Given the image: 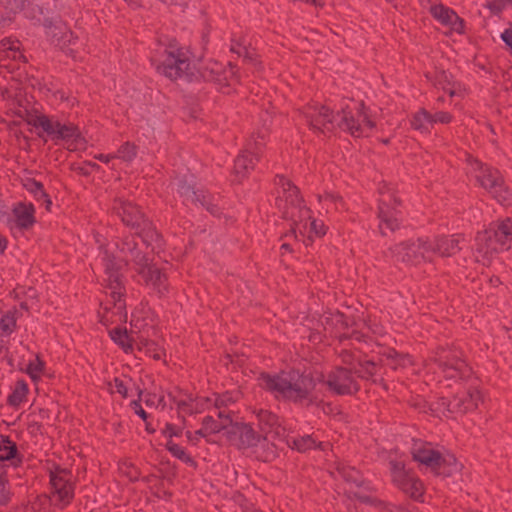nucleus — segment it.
<instances>
[{
    "instance_id": "nucleus-55",
    "label": "nucleus",
    "mask_w": 512,
    "mask_h": 512,
    "mask_svg": "<svg viewBox=\"0 0 512 512\" xmlns=\"http://www.w3.org/2000/svg\"><path fill=\"white\" fill-rule=\"evenodd\" d=\"M453 121V115L446 111H438L434 114L431 113V126L436 123L449 124Z\"/></svg>"
},
{
    "instance_id": "nucleus-43",
    "label": "nucleus",
    "mask_w": 512,
    "mask_h": 512,
    "mask_svg": "<svg viewBox=\"0 0 512 512\" xmlns=\"http://www.w3.org/2000/svg\"><path fill=\"white\" fill-rule=\"evenodd\" d=\"M28 393V386L25 381L19 380L16 382L14 391L8 398V402L12 406L20 405L26 398Z\"/></svg>"
},
{
    "instance_id": "nucleus-27",
    "label": "nucleus",
    "mask_w": 512,
    "mask_h": 512,
    "mask_svg": "<svg viewBox=\"0 0 512 512\" xmlns=\"http://www.w3.org/2000/svg\"><path fill=\"white\" fill-rule=\"evenodd\" d=\"M431 14L444 25H448L452 30L462 33L464 29L463 20L451 9L443 5L431 7Z\"/></svg>"
},
{
    "instance_id": "nucleus-52",
    "label": "nucleus",
    "mask_w": 512,
    "mask_h": 512,
    "mask_svg": "<svg viewBox=\"0 0 512 512\" xmlns=\"http://www.w3.org/2000/svg\"><path fill=\"white\" fill-rule=\"evenodd\" d=\"M194 204H199L202 207H205L209 212L212 214H217L219 212V208L217 205L212 204L211 198L209 195L201 194L197 195L195 198L192 199Z\"/></svg>"
},
{
    "instance_id": "nucleus-20",
    "label": "nucleus",
    "mask_w": 512,
    "mask_h": 512,
    "mask_svg": "<svg viewBox=\"0 0 512 512\" xmlns=\"http://www.w3.org/2000/svg\"><path fill=\"white\" fill-rule=\"evenodd\" d=\"M465 238L461 234L436 237L428 241V252L439 254L442 257H452L462 250Z\"/></svg>"
},
{
    "instance_id": "nucleus-50",
    "label": "nucleus",
    "mask_w": 512,
    "mask_h": 512,
    "mask_svg": "<svg viewBox=\"0 0 512 512\" xmlns=\"http://www.w3.org/2000/svg\"><path fill=\"white\" fill-rule=\"evenodd\" d=\"M274 185L276 189L282 190L283 192H288L291 190H300V187L295 185L290 179L286 178L283 175H277L274 179Z\"/></svg>"
},
{
    "instance_id": "nucleus-14",
    "label": "nucleus",
    "mask_w": 512,
    "mask_h": 512,
    "mask_svg": "<svg viewBox=\"0 0 512 512\" xmlns=\"http://www.w3.org/2000/svg\"><path fill=\"white\" fill-rule=\"evenodd\" d=\"M342 114L340 127L348 131L352 136H363L368 130H372L375 127L374 122L365 113L362 103L355 111L343 110Z\"/></svg>"
},
{
    "instance_id": "nucleus-61",
    "label": "nucleus",
    "mask_w": 512,
    "mask_h": 512,
    "mask_svg": "<svg viewBox=\"0 0 512 512\" xmlns=\"http://www.w3.org/2000/svg\"><path fill=\"white\" fill-rule=\"evenodd\" d=\"M23 186L29 192H34L37 190H43V184L40 181H37L34 178L26 177L23 179Z\"/></svg>"
},
{
    "instance_id": "nucleus-15",
    "label": "nucleus",
    "mask_w": 512,
    "mask_h": 512,
    "mask_svg": "<svg viewBox=\"0 0 512 512\" xmlns=\"http://www.w3.org/2000/svg\"><path fill=\"white\" fill-rule=\"evenodd\" d=\"M53 42L59 46L66 54L76 59L83 52V44L73 37V33L66 29L63 25L50 26L47 30Z\"/></svg>"
},
{
    "instance_id": "nucleus-8",
    "label": "nucleus",
    "mask_w": 512,
    "mask_h": 512,
    "mask_svg": "<svg viewBox=\"0 0 512 512\" xmlns=\"http://www.w3.org/2000/svg\"><path fill=\"white\" fill-rule=\"evenodd\" d=\"M426 368H434L435 373H439L446 379H455L460 377L466 369V364L454 352L445 348H437L432 354L423 361Z\"/></svg>"
},
{
    "instance_id": "nucleus-51",
    "label": "nucleus",
    "mask_w": 512,
    "mask_h": 512,
    "mask_svg": "<svg viewBox=\"0 0 512 512\" xmlns=\"http://www.w3.org/2000/svg\"><path fill=\"white\" fill-rule=\"evenodd\" d=\"M0 328L6 334H11L16 328V318L13 312H8L0 320Z\"/></svg>"
},
{
    "instance_id": "nucleus-28",
    "label": "nucleus",
    "mask_w": 512,
    "mask_h": 512,
    "mask_svg": "<svg viewBox=\"0 0 512 512\" xmlns=\"http://www.w3.org/2000/svg\"><path fill=\"white\" fill-rule=\"evenodd\" d=\"M25 121L27 122V124H29L35 128H41L45 133H47L49 136H51L52 139L55 140L60 122L53 121L48 116H46L44 114H31V113L27 114Z\"/></svg>"
},
{
    "instance_id": "nucleus-38",
    "label": "nucleus",
    "mask_w": 512,
    "mask_h": 512,
    "mask_svg": "<svg viewBox=\"0 0 512 512\" xmlns=\"http://www.w3.org/2000/svg\"><path fill=\"white\" fill-rule=\"evenodd\" d=\"M401 204V199L395 194H381L378 202V213H382L383 216H385V213L394 214Z\"/></svg>"
},
{
    "instance_id": "nucleus-3",
    "label": "nucleus",
    "mask_w": 512,
    "mask_h": 512,
    "mask_svg": "<svg viewBox=\"0 0 512 512\" xmlns=\"http://www.w3.org/2000/svg\"><path fill=\"white\" fill-rule=\"evenodd\" d=\"M156 69L165 77L177 81H190L196 75V68L191 59V52L175 39L170 40L164 47L157 60Z\"/></svg>"
},
{
    "instance_id": "nucleus-64",
    "label": "nucleus",
    "mask_w": 512,
    "mask_h": 512,
    "mask_svg": "<svg viewBox=\"0 0 512 512\" xmlns=\"http://www.w3.org/2000/svg\"><path fill=\"white\" fill-rule=\"evenodd\" d=\"M339 356H340L342 362L344 364H347V365H352L353 361L355 359V356H354L353 352L351 350H349V349H343L339 353Z\"/></svg>"
},
{
    "instance_id": "nucleus-39",
    "label": "nucleus",
    "mask_w": 512,
    "mask_h": 512,
    "mask_svg": "<svg viewBox=\"0 0 512 512\" xmlns=\"http://www.w3.org/2000/svg\"><path fill=\"white\" fill-rule=\"evenodd\" d=\"M378 217L380 219L379 230L382 236H389L399 228L398 220L394 214L385 213V216H383L382 213H378Z\"/></svg>"
},
{
    "instance_id": "nucleus-48",
    "label": "nucleus",
    "mask_w": 512,
    "mask_h": 512,
    "mask_svg": "<svg viewBox=\"0 0 512 512\" xmlns=\"http://www.w3.org/2000/svg\"><path fill=\"white\" fill-rule=\"evenodd\" d=\"M359 369L355 370L359 377L370 379L377 371V364L373 361H358Z\"/></svg>"
},
{
    "instance_id": "nucleus-57",
    "label": "nucleus",
    "mask_w": 512,
    "mask_h": 512,
    "mask_svg": "<svg viewBox=\"0 0 512 512\" xmlns=\"http://www.w3.org/2000/svg\"><path fill=\"white\" fill-rule=\"evenodd\" d=\"M411 477L413 476L407 470H404L393 474L392 481L398 488H401L411 479Z\"/></svg>"
},
{
    "instance_id": "nucleus-9",
    "label": "nucleus",
    "mask_w": 512,
    "mask_h": 512,
    "mask_svg": "<svg viewBox=\"0 0 512 512\" xmlns=\"http://www.w3.org/2000/svg\"><path fill=\"white\" fill-rule=\"evenodd\" d=\"M337 471L343 479L351 485L347 490L349 498H355L362 503L370 504L378 508H388L389 505L385 501H382L368 493L371 492L372 489L368 486H364L365 480L358 470L350 466L339 465L337 467Z\"/></svg>"
},
{
    "instance_id": "nucleus-59",
    "label": "nucleus",
    "mask_w": 512,
    "mask_h": 512,
    "mask_svg": "<svg viewBox=\"0 0 512 512\" xmlns=\"http://www.w3.org/2000/svg\"><path fill=\"white\" fill-rule=\"evenodd\" d=\"M179 189L187 192L188 190H199L200 187H198L195 177L190 175L179 181Z\"/></svg>"
},
{
    "instance_id": "nucleus-18",
    "label": "nucleus",
    "mask_w": 512,
    "mask_h": 512,
    "mask_svg": "<svg viewBox=\"0 0 512 512\" xmlns=\"http://www.w3.org/2000/svg\"><path fill=\"white\" fill-rule=\"evenodd\" d=\"M467 163L472 166L475 170H478L480 174L477 179L483 189H502L504 180L501 173L488 167L480 160L474 158L471 155L467 156Z\"/></svg>"
},
{
    "instance_id": "nucleus-13",
    "label": "nucleus",
    "mask_w": 512,
    "mask_h": 512,
    "mask_svg": "<svg viewBox=\"0 0 512 512\" xmlns=\"http://www.w3.org/2000/svg\"><path fill=\"white\" fill-rule=\"evenodd\" d=\"M475 241V260L483 266H490L500 252L505 251L492 236V229L479 232Z\"/></svg>"
},
{
    "instance_id": "nucleus-33",
    "label": "nucleus",
    "mask_w": 512,
    "mask_h": 512,
    "mask_svg": "<svg viewBox=\"0 0 512 512\" xmlns=\"http://www.w3.org/2000/svg\"><path fill=\"white\" fill-rule=\"evenodd\" d=\"M431 413L438 418H450L456 414H460L458 408L455 407V400L441 398L429 406Z\"/></svg>"
},
{
    "instance_id": "nucleus-10",
    "label": "nucleus",
    "mask_w": 512,
    "mask_h": 512,
    "mask_svg": "<svg viewBox=\"0 0 512 512\" xmlns=\"http://www.w3.org/2000/svg\"><path fill=\"white\" fill-rule=\"evenodd\" d=\"M428 253V240L423 238L407 239L388 247L386 256L393 261L406 265H417Z\"/></svg>"
},
{
    "instance_id": "nucleus-40",
    "label": "nucleus",
    "mask_w": 512,
    "mask_h": 512,
    "mask_svg": "<svg viewBox=\"0 0 512 512\" xmlns=\"http://www.w3.org/2000/svg\"><path fill=\"white\" fill-rule=\"evenodd\" d=\"M110 336L126 353L132 351V339L129 337L126 329L115 328L110 331Z\"/></svg>"
},
{
    "instance_id": "nucleus-53",
    "label": "nucleus",
    "mask_w": 512,
    "mask_h": 512,
    "mask_svg": "<svg viewBox=\"0 0 512 512\" xmlns=\"http://www.w3.org/2000/svg\"><path fill=\"white\" fill-rule=\"evenodd\" d=\"M224 77L227 79L225 82H223V85L221 87H234L238 83V77H237V70L234 65L229 63L227 66H225V75Z\"/></svg>"
},
{
    "instance_id": "nucleus-31",
    "label": "nucleus",
    "mask_w": 512,
    "mask_h": 512,
    "mask_svg": "<svg viewBox=\"0 0 512 512\" xmlns=\"http://www.w3.org/2000/svg\"><path fill=\"white\" fill-rule=\"evenodd\" d=\"M492 236L504 250H508L512 244V219L498 221L496 228L492 229Z\"/></svg>"
},
{
    "instance_id": "nucleus-32",
    "label": "nucleus",
    "mask_w": 512,
    "mask_h": 512,
    "mask_svg": "<svg viewBox=\"0 0 512 512\" xmlns=\"http://www.w3.org/2000/svg\"><path fill=\"white\" fill-rule=\"evenodd\" d=\"M201 75L206 81H212L218 84L220 87L227 79L225 75V65L217 62H208L201 70Z\"/></svg>"
},
{
    "instance_id": "nucleus-45",
    "label": "nucleus",
    "mask_w": 512,
    "mask_h": 512,
    "mask_svg": "<svg viewBox=\"0 0 512 512\" xmlns=\"http://www.w3.org/2000/svg\"><path fill=\"white\" fill-rule=\"evenodd\" d=\"M7 484L6 472L4 466L0 463V506H6L11 500V492Z\"/></svg>"
},
{
    "instance_id": "nucleus-37",
    "label": "nucleus",
    "mask_w": 512,
    "mask_h": 512,
    "mask_svg": "<svg viewBox=\"0 0 512 512\" xmlns=\"http://www.w3.org/2000/svg\"><path fill=\"white\" fill-rule=\"evenodd\" d=\"M411 127L421 133H428V125H431V113L425 108H420L410 119Z\"/></svg>"
},
{
    "instance_id": "nucleus-22",
    "label": "nucleus",
    "mask_w": 512,
    "mask_h": 512,
    "mask_svg": "<svg viewBox=\"0 0 512 512\" xmlns=\"http://www.w3.org/2000/svg\"><path fill=\"white\" fill-rule=\"evenodd\" d=\"M304 116L309 127L314 131L325 134L333 130V113L325 106L310 107Z\"/></svg>"
},
{
    "instance_id": "nucleus-23",
    "label": "nucleus",
    "mask_w": 512,
    "mask_h": 512,
    "mask_svg": "<svg viewBox=\"0 0 512 512\" xmlns=\"http://www.w3.org/2000/svg\"><path fill=\"white\" fill-rule=\"evenodd\" d=\"M117 201L118 206L115 209L126 225L141 230L143 227H147L148 224H152L145 218L144 213L137 205L121 198Z\"/></svg>"
},
{
    "instance_id": "nucleus-6",
    "label": "nucleus",
    "mask_w": 512,
    "mask_h": 512,
    "mask_svg": "<svg viewBox=\"0 0 512 512\" xmlns=\"http://www.w3.org/2000/svg\"><path fill=\"white\" fill-rule=\"evenodd\" d=\"M412 458L430 469L437 476L449 477L457 468L454 457L446 458L436 450L432 443L414 440L411 447Z\"/></svg>"
},
{
    "instance_id": "nucleus-5",
    "label": "nucleus",
    "mask_w": 512,
    "mask_h": 512,
    "mask_svg": "<svg viewBox=\"0 0 512 512\" xmlns=\"http://www.w3.org/2000/svg\"><path fill=\"white\" fill-rule=\"evenodd\" d=\"M254 413L257 419L256 431L261 436L264 446H267L261 451L260 456L265 463L271 462L278 456L276 442L284 439L285 428L281 425L278 416L271 411L260 409Z\"/></svg>"
},
{
    "instance_id": "nucleus-58",
    "label": "nucleus",
    "mask_w": 512,
    "mask_h": 512,
    "mask_svg": "<svg viewBox=\"0 0 512 512\" xmlns=\"http://www.w3.org/2000/svg\"><path fill=\"white\" fill-rule=\"evenodd\" d=\"M411 477L413 476L407 470H404L393 474L392 481L398 488H401L411 479Z\"/></svg>"
},
{
    "instance_id": "nucleus-21",
    "label": "nucleus",
    "mask_w": 512,
    "mask_h": 512,
    "mask_svg": "<svg viewBox=\"0 0 512 512\" xmlns=\"http://www.w3.org/2000/svg\"><path fill=\"white\" fill-rule=\"evenodd\" d=\"M310 209L306 206L301 194H288L285 198L283 215L296 227L303 220L310 219Z\"/></svg>"
},
{
    "instance_id": "nucleus-24",
    "label": "nucleus",
    "mask_w": 512,
    "mask_h": 512,
    "mask_svg": "<svg viewBox=\"0 0 512 512\" xmlns=\"http://www.w3.org/2000/svg\"><path fill=\"white\" fill-rule=\"evenodd\" d=\"M14 226L21 232L31 230L36 224L35 207L32 203L19 202L12 208Z\"/></svg>"
},
{
    "instance_id": "nucleus-42",
    "label": "nucleus",
    "mask_w": 512,
    "mask_h": 512,
    "mask_svg": "<svg viewBox=\"0 0 512 512\" xmlns=\"http://www.w3.org/2000/svg\"><path fill=\"white\" fill-rule=\"evenodd\" d=\"M230 51L232 53H235L238 57H242L243 60L247 63L251 64H258V58L257 54L253 49H249L246 46L240 44V43H234L230 47Z\"/></svg>"
},
{
    "instance_id": "nucleus-49",
    "label": "nucleus",
    "mask_w": 512,
    "mask_h": 512,
    "mask_svg": "<svg viewBox=\"0 0 512 512\" xmlns=\"http://www.w3.org/2000/svg\"><path fill=\"white\" fill-rule=\"evenodd\" d=\"M44 368V362L40 359L39 356H36V359L28 364L26 372L29 374L32 380L37 381L43 374Z\"/></svg>"
},
{
    "instance_id": "nucleus-60",
    "label": "nucleus",
    "mask_w": 512,
    "mask_h": 512,
    "mask_svg": "<svg viewBox=\"0 0 512 512\" xmlns=\"http://www.w3.org/2000/svg\"><path fill=\"white\" fill-rule=\"evenodd\" d=\"M316 198L319 201V203L325 202L326 207L323 208L325 211H329L330 204L336 205L339 201L342 200L340 196L335 194H325L324 196L319 194L317 195Z\"/></svg>"
},
{
    "instance_id": "nucleus-44",
    "label": "nucleus",
    "mask_w": 512,
    "mask_h": 512,
    "mask_svg": "<svg viewBox=\"0 0 512 512\" xmlns=\"http://www.w3.org/2000/svg\"><path fill=\"white\" fill-rule=\"evenodd\" d=\"M138 152V147L135 143L124 142L117 150L116 158L123 160L124 162H132Z\"/></svg>"
},
{
    "instance_id": "nucleus-25",
    "label": "nucleus",
    "mask_w": 512,
    "mask_h": 512,
    "mask_svg": "<svg viewBox=\"0 0 512 512\" xmlns=\"http://www.w3.org/2000/svg\"><path fill=\"white\" fill-rule=\"evenodd\" d=\"M454 400L459 413L464 414L477 409L483 403V394L477 386H468Z\"/></svg>"
},
{
    "instance_id": "nucleus-30",
    "label": "nucleus",
    "mask_w": 512,
    "mask_h": 512,
    "mask_svg": "<svg viewBox=\"0 0 512 512\" xmlns=\"http://www.w3.org/2000/svg\"><path fill=\"white\" fill-rule=\"evenodd\" d=\"M386 359L393 369L415 370L416 361L409 353H403L394 349L389 350L385 354Z\"/></svg>"
},
{
    "instance_id": "nucleus-26",
    "label": "nucleus",
    "mask_w": 512,
    "mask_h": 512,
    "mask_svg": "<svg viewBox=\"0 0 512 512\" xmlns=\"http://www.w3.org/2000/svg\"><path fill=\"white\" fill-rule=\"evenodd\" d=\"M261 156L251 150L244 149L234 160L233 175L238 182L244 180L255 169Z\"/></svg>"
},
{
    "instance_id": "nucleus-1",
    "label": "nucleus",
    "mask_w": 512,
    "mask_h": 512,
    "mask_svg": "<svg viewBox=\"0 0 512 512\" xmlns=\"http://www.w3.org/2000/svg\"><path fill=\"white\" fill-rule=\"evenodd\" d=\"M162 239L152 224L143 227L137 234L118 237L112 256L107 258L106 273L107 289L111 301L104 307L105 322L118 323L127 321V311L124 296L122 276L119 270L130 263L135 269L153 260L154 250L161 246Z\"/></svg>"
},
{
    "instance_id": "nucleus-2",
    "label": "nucleus",
    "mask_w": 512,
    "mask_h": 512,
    "mask_svg": "<svg viewBox=\"0 0 512 512\" xmlns=\"http://www.w3.org/2000/svg\"><path fill=\"white\" fill-rule=\"evenodd\" d=\"M259 385L270 391L279 393L285 400L305 408L320 406L323 399L318 386L324 381L323 374L300 372L296 369L281 371L277 375L261 373Z\"/></svg>"
},
{
    "instance_id": "nucleus-41",
    "label": "nucleus",
    "mask_w": 512,
    "mask_h": 512,
    "mask_svg": "<svg viewBox=\"0 0 512 512\" xmlns=\"http://www.w3.org/2000/svg\"><path fill=\"white\" fill-rule=\"evenodd\" d=\"M400 489L414 500H419L424 494L422 482L414 476Z\"/></svg>"
},
{
    "instance_id": "nucleus-56",
    "label": "nucleus",
    "mask_w": 512,
    "mask_h": 512,
    "mask_svg": "<svg viewBox=\"0 0 512 512\" xmlns=\"http://www.w3.org/2000/svg\"><path fill=\"white\" fill-rule=\"evenodd\" d=\"M27 0H0V4L4 6V8L12 13H17L21 11Z\"/></svg>"
},
{
    "instance_id": "nucleus-11",
    "label": "nucleus",
    "mask_w": 512,
    "mask_h": 512,
    "mask_svg": "<svg viewBox=\"0 0 512 512\" xmlns=\"http://www.w3.org/2000/svg\"><path fill=\"white\" fill-rule=\"evenodd\" d=\"M320 384L337 395H352L358 392L359 385L356 378L352 375L351 369L336 367L334 370L324 376V381Z\"/></svg>"
},
{
    "instance_id": "nucleus-36",
    "label": "nucleus",
    "mask_w": 512,
    "mask_h": 512,
    "mask_svg": "<svg viewBox=\"0 0 512 512\" xmlns=\"http://www.w3.org/2000/svg\"><path fill=\"white\" fill-rule=\"evenodd\" d=\"M4 58H12L13 60L24 58L20 52V42L10 38L0 42V60Z\"/></svg>"
},
{
    "instance_id": "nucleus-62",
    "label": "nucleus",
    "mask_w": 512,
    "mask_h": 512,
    "mask_svg": "<svg viewBox=\"0 0 512 512\" xmlns=\"http://www.w3.org/2000/svg\"><path fill=\"white\" fill-rule=\"evenodd\" d=\"M119 469L130 480H136L138 478V472L131 464H128L126 462L121 463Z\"/></svg>"
},
{
    "instance_id": "nucleus-7",
    "label": "nucleus",
    "mask_w": 512,
    "mask_h": 512,
    "mask_svg": "<svg viewBox=\"0 0 512 512\" xmlns=\"http://www.w3.org/2000/svg\"><path fill=\"white\" fill-rule=\"evenodd\" d=\"M225 436L231 446L243 453H250L257 460L264 462L260 454L263 449H266V446H264L261 436H259L252 423L235 421L232 428L227 430Z\"/></svg>"
},
{
    "instance_id": "nucleus-34",
    "label": "nucleus",
    "mask_w": 512,
    "mask_h": 512,
    "mask_svg": "<svg viewBox=\"0 0 512 512\" xmlns=\"http://www.w3.org/2000/svg\"><path fill=\"white\" fill-rule=\"evenodd\" d=\"M270 132L268 128H260L252 133L247 143L246 149L253 151L257 155H262L263 149L266 147Z\"/></svg>"
},
{
    "instance_id": "nucleus-29",
    "label": "nucleus",
    "mask_w": 512,
    "mask_h": 512,
    "mask_svg": "<svg viewBox=\"0 0 512 512\" xmlns=\"http://www.w3.org/2000/svg\"><path fill=\"white\" fill-rule=\"evenodd\" d=\"M64 140L66 142H71L68 145L70 150L77 149L78 145L84 144V139L81 136L79 129L72 124H61L59 123V127L57 130V135L55 140Z\"/></svg>"
},
{
    "instance_id": "nucleus-16",
    "label": "nucleus",
    "mask_w": 512,
    "mask_h": 512,
    "mask_svg": "<svg viewBox=\"0 0 512 512\" xmlns=\"http://www.w3.org/2000/svg\"><path fill=\"white\" fill-rule=\"evenodd\" d=\"M136 271L142 277L145 284L159 295H164L168 292L169 284L166 273L152 264V261H147L145 265L138 267Z\"/></svg>"
},
{
    "instance_id": "nucleus-19",
    "label": "nucleus",
    "mask_w": 512,
    "mask_h": 512,
    "mask_svg": "<svg viewBox=\"0 0 512 512\" xmlns=\"http://www.w3.org/2000/svg\"><path fill=\"white\" fill-rule=\"evenodd\" d=\"M321 321L324 326V330L329 332L331 337L338 339L339 342L350 338L360 340V336L356 332H353L351 335L345 333V330L349 327V322L342 313L336 312L325 314Z\"/></svg>"
},
{
    "instance_id": "nucleus-47",
    "label": "nucleus",
    "mask_w": 512,
    "mask_h": 512,
    "mask_svg": "<svg viewBox=\"0 0 512 512\" xmlns=\"http://www.w3.org/2000/svg\"><path fill=\"white\" fill-rule=\"evenodd\" d=\"M169 397L177 405L179 413L185 412L193 414L194 412H196V408L193 405L194 399L191 396H187L185 399H177V397L173 396L170 393Z\"/></svg>"
},
{
    "instance_id": "nucleus-17",
    "label": "nucleus",
    "mask_w": 512,
    "mask_h": 512,
    "mask_svg": "<svg viewBox=\"0 0 512 512\" xmlns=\"http://www.w3.org/2000/svg\"><path fill=\"white\" fill-rule=\"evenodd\" d=\"M291 232L297 240L309 246L315 238L323 237L327 228L322 221L312 218L310 215V219L303 220L296 227H291Z\"/></svg>"
},
{
    "instance_id": "nucleus-4",
    "label": "nucleus",
    "mask_w": 512,
    "mask_h": 512,
    "mask_svg": "<svg viewBox=\"0 0 512 512\" xmlns=\"http://www.w3.org/2000/svg\"><path fill=\"white\" fill-rule=\"evenodd\" d=\"M50 483L52 486L50 496H38L31 505L33 512H51L52 503L63 508L73 499L74 487L68 470L55 468L50 472Z\"/></svg>"
},
{
    "instance_id": "nucleus-12",
    "label": "nucleus",
    "mask_w": 512,
    "mask_h": 512,
    "mask_svg": "<svg viewBox=\"0 0 512 512\" xmlns=\"http://www.w3.org/2000/svg\"><path fill=\"white\" fill-rule=\"evenodd\" d=\"M235 421L232 418V415L225 410H218L216 415H208L205 416L202 420L201 429L195 431L194 435L191 432H187V438L190 441L198 440V437H208L213 434L220 433L221 431L227 432V430L232 428Z\"/></svg>"
},
{
    "instance_id": "nucleus-46",
    "label": "nucleus",
    "mask_w": 512,
    "mask_h": 512,
    "mask_svg": "<svg viewBox=\"0 0 512 512\" xmlns=\"http://www.w3.org/2000/svg\"><path fill=\"white\" fill-rule=\"evenodd\" d=\"M166 448L178 459L189 463L191 466L195 467L196 463L195 461L184 451L183 448H181L178 444L174 443L173 441L169 440L166 443Z\"/></svg>"
},
{
    "instance_id": "nucleus-54",
    "label": "nucleus",
    "mask_w": 512,
    "mask_h": 512,
    "mask_svg": "<svg viewBox=\"0 0 512 512\" xmlns=\"http://www.w3.org/2000/svg\"><path fill=\"white\" fill-rule=\"evenodd\" d=\"M453 82L454 81L452 79V76L449 75L446 71L440 70L436 72L434 82L435 87L442 89L443 85L448 86L451 85Z\"/></svg>"
},
{
    "instance_id": "nucleus-63",
    "label": "nucleus",
    "mask_w": 512,
    "mask_h": 512,
    "mask_svg": "<svg viewBox=\"0 0 512 512\" xmlns=\"http://www.w3.org/2000/svg\"><path fill=\"white\" fill-rule=\"evenodd\" d=\"M236 400L233 399L230 394L226 393V394H223L221 396H219L218 398H216L215 400V406L218 410H220L221 407L223 406H226L228 403H233L235 402Z\"/></svg>"
},
{
    "instance_id": "nucleus-35",
    "label": "nucleus",
    "mask_w": 512,
    "mask_h": 512,
    "mask_svg": "<svg viewBox=\"0 0 512 512\" xmlns=\"http://www.w3.org/2000/svg\"><path fill=\"white\" fill-rule=\"evenodd\" d=\"M286 443L289 448L296 450L300 453H305L309 450L321 447V442H317L312 435H303L295 437L292 440L287 439Z\"/></svg>"
}]
</instances>
